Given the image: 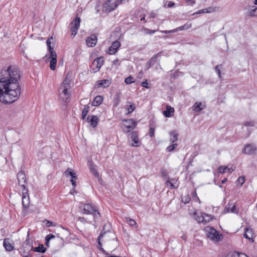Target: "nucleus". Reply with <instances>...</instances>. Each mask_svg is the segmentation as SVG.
<instances>
[{"label":"nucleus","mask_w":257,"mask_h":257,"mask_svg":"<svg viewBox=\"0 0 257 257\" xmlns=\"http://www.w3.org/2000/svg\"><path fill=\"white\" fill-rule=\"evenodd\" d=\"M126 124L123 128L124 132H129L133 130L136 126L137 122L132 119L125 120Z\"/></svg>","instance_id":"obj_11"},{"label":"nucleus","mask_w":257,"mask_h":257,"mask_svg":"<svg viewBox=\"0 0 257 257\" xmlns=\"http://www.w3.org/2000/svg\"><path fill=\"white\" fill-rule=\"evenodd\" d=\"M24 257H31V256L30 254H28V255H26L24 256Z\"/></svg>","instance_id":"obj_64"},{"label":"nucleus","mask_w":257,"mask_h":257,"mask_svg":"<svg viewBox=\"0 0 257 257\" xmlns=\"http://www.w3.org/2000/svg\"><path fill=\"white\" fill-rule=\"evenodd\" d=\"M237 181L240 183V186H241L245 182V177L244 176H240L238 178Z\"/></svg>","instance_id":"obj_43"},{"label":"nucleus","mask_w":257,"mask_h":257,"mask_svg":"<svg viewBox=\"0 0 257 257\" xmlns=\"http://www.w3.org/2000/svg\"><path fill=\"white\" fill-rule=\"evenodd\" d=\"M247 14L250 16H257V7L254 6H248Z\"/></svg>","instance_id":"obj_22"},{"label":"nucleus","mask_w":257,"mask_h":257,"mask_svg":"<svg viewBox=\"0 0 257 257\" xmlns=\"http://www.w3.org/2000/svg\"><path fill=\"white\" fill-rule=\"evenodd\" d=\"M22 194V204L24 208L23 211H24L29 208L30 204V200L28 196V189H23Z\"/></svg>","instance_id":"obj_6"},{"label":"nucleus","mask_w":257,"mask_h":257,"mask_svg":"<svg viewBox=\"0 0 257 257\" xmlns=\"http://www.w3.org/2000/svg\"><path fill=\"white\" fill-rule=\"evenodd\" d=\"M89 170L91 173L95 177H98L99 176V174L95 168V167L92 164H90L89 166Z\"/></svg>","instance_id":"obj_32"},{"label":"nucleus","mask_w":257,"mask_h":257,"mask_svg":"<svg viewBox=\"0 0 257 257\" xmlns=\"http://www.w3.org/2000/svg\"><path fill=\"white\" fill-rule=\"evenodd\" d=\"M68 89L64 88H62L61 87L59 89L60 97L65 102H68L70 100V93L68 92Z\"/></svg>","instance_id":"obj_7"},{"label":"nucleus","mask_w":257,"mask_h":257,"mask_svg":"<svg viewBox=\"0 0 257 257\" xmlns=\"http://www.w3.org/2000/svg\"><path fill=\"white\" fill-rule=\"evenodd\" d=\"M204 220H203V223L204 224H205L207 222H208L209 221H210L211 220H212L213 219V217H212L211 215H208L207 214H206V213H204Z\"/></svg>","instance_id":"obj_36"},{"label":"nucleus","mask_w":257,"mask_h":257,"mask_svg":"<svg viewBox=\"0 0 257 257\" xmlns=\"http://www.w3.org/2000/svg\"><path fill=\"white\" fill-rule=\"evenodd\" d=\"M149 135L151 137H153L154 136L155 128V127L151 126L149 130Z\"/></svg>","instance_id":"obj_46"},{"label":"nucleus","mask_w":257,"mask_h":257,"mask_svg":"<svg viewBox=\"0 0 257 257\" xmlns=\"http://www.w3.org/2000/svg\"><path fill=\"white\" fill-rule=\"evenodd\" d=\"M196 194H197V193H196V191H193V193H192V195H193L194 196H195L196 195Z\"/></svg>","instance_id":"obj_62"},{"label":"nucleus","mask_w":257,"mask_h":257,"mask_svg":"<svg viewBox=\"0 0 257 257\" xmlns=\"http://www.w3.org/2000/svg\"><path fill=\"white\" fill-rule=\"evenodd\" d=\"M100 250L104 253V254H108V253L106 252V251L102 247H100Z\"/></svg>","instance_id":"obj_56"},{"label":"nucleus","mask_w":257,"mask_h":257,"mask_svg":"<svg viewBox=\"0 0 257 257\" xmlns=\"http://www.w3.org/2000/svg\"><path fill=\"white\" fill-rule=\"evenodd\" d=\"M51 40H53L52 38H50L48 39L46 42V44L48 48L50 53H51V52H55L53 50V48L51 46Z\"/></svg>","instance_id":"obj_37"},{"label":"nucleus","mask_w":257,"mask_h":257,"mask_svg":"<svg viewBox=\"0 0 257 257\" xmlns=\"http://www.w3.org/2000/svg\"><path fill=\"white\" fill-rule=\"evenodd\" d=\"M17 179L19 185L23 187V189H27L26 183L27 182L26 175L23 171H19L17 174Z\"/></svg>","instance_id":"obj_8"},{"label":"nucleus","mask_w":257,"mask_h":257,"mask_svg":"<svg viewBox=\"0 0 257 257\" xmlns=\"http://www.w3.org/2000/svg\"><path fill=\"white\" fill-rule=\"evenodd\" d=\"M3 245L7 251H11L14 249V246L10 243L9 238L4 239Z\"/></svg>","instance_id":"obj_21"},{"label":"nucleus","mask_w":257,"mask_h":257,"mask_svg":"<svg viewBox=\"0 0 257 257\" xmlns=\"http://www.w3.org/2000/svg\"><path fill=\"white\" fill-rule=\"evenodd\" d=\"M245 126H253L254 122L253 121H246L244 123Z\"/></svg>","instance_id":"obj_53"},{"label":"nucleus","mask_w":257,"mask_h":257,"mask_svg":"<svg viewBox=\"0 0 257 257\" xmlns=\"http://www.w3.org/2000/svg\"><path fill=\"white\" fill-rule=\"evenodd\" d=\"M87 120L90 122V125L93 127H95L98 124V119L95 115H88Z\"/></svg>","instance_id":"obj_19"},{"label":"nucleus","mask_w":257,"mask_h":257,"mask_svg":"<svg viewBox=\"0 0 257 257\" xmlns=\"http://www.w3.org/2000/svg\"><path fill=\"white\" fill-rule=\"evenodd\" d=\"M222 68V65H218L216 66L215 68V70L216 73L217 74L219 78H221V72H220V69Z\"/></svg>","instance_id":"obj_41"},{"label":"nucleus","mask_w":257,"mask_h":257,"mask_svg":"<svg viewBox=\"0 0 257 257\" xmlns=\"http://www.w3.org/2000/svg\"><path fill=\"white\" fill-rule=\"evenodd\" d=\"M205 12V9H204L203 10L198 11L197 12L194 13L193 15H194L195 14H202V13H206V12Z\"/></svg>","instance_id":"obj_54"},{"label":"nucleus","mask_w":257,"mask_h":257,"mask_svg":"<svg viewBox=\"0 0 257 257\" xmlns=\"http://www.w3.org/2000/svg\"><path fill=\"white\" fill-rule=\"evenodd\" d=\"M186 3H187L188 5L193 6L195 4V1L193 0H185Z\"/></svg>","instance_id":"obj_50"},{"label":"nucleus","mask_w":257,"mask_h":257,"mask_svg":"<svg viewBox=\"0 0 257 257\" xmlns=\"http://www.w3.org/2000/svg\"><path fill=\"white\" fill-rule=\"evenodd\" d=\"M117 7L116 0H108L103 6V10L106 12H110Z\"/></svg>","instance_id":"obj_4"},{"label":"nucleus","mask_w":257,"mask_h":257,"mask_svg":"<svg viewBox=\"0 0 257 257\" xmlns=\"http://www.w3.org/2000/svg\"><path fill=\"white\" fill-rule=\"evenodd\" d=\"M80 209L83 214L93 215L94 219H97L100 217V214L97 207L92 204H81Z\"/></svg>","instance_id":"obj_2"},{"label":"nucleus","mask_w":257,"mask_h":257,"mask_svg":"<svg viewBox=\"0 0 257 257\" xmlns=\"http://www.w3.org/2000/svg\"><path fill=\"white\" fill-rule=\"evenodd\" d=\"M226 181H227V179L226 178H224V179H223L222 180L221 182H222V184H224Z\"/></svg>","instance_id":"obj_59"},{"label":"nucleus","mask_w":257,"mask_h":257,"mask_svg":"<svg viewBox=\"0 0 257 257\" xmlns=\"http://www.w3.org/2000/svg\"><path fill=\"white\" fill-rule=\"evenodd\" d=\"M207 237L211 240L217 242L220 240L221 234L213 228H210L206 234Z\"/></svg>","instance_id":"obj_3"},{"label":"nucleus","mask_w":257,"mask_h":257,"mask_svg":"<svg viewBox=\"0 0 257 257\" xmlns=\"http://www.w3.org/2000/svg\"><path fill=\"white\" fill-rule=\"evenodd\" d=\"M55 235L53 234H49L45 237V240H50L51 239L55 238Z\"/></svg>","instance_id":"obj_49"},{"label":"nucleus","mask_w":257,"mask_h":257,"mask_svg":"<svg viewBox=\"0 0 257 257\" xmlns=\"http://www.w3.org/2000/svg\"><path fill=\"white\" fill-rule=\"evenodd\" d=\"M86 42L88 46L94 47L97 43V37L95 35H92L87 38Z\"/></svg>","instance_id":"obj_17"},{"label":"nucleus","mask_w":257,"mask_h":257,"mask_svg":"<svg viewBox=\"0 0 257 257\" xmlns=\"http://www.w3.org/2000/svg\"><path fill=\"white\" fill-rule=\"evenodd\" d=\"M144 31H145V33L146 34H150V35H151V34H153L155 33L157 31L150 30V29H147V28H145L144 29Z\"/></svg>","instance_id":"obj_45"},{"label":"nucleus","mask_w":257,"mask_h":257,"mask_svg":"<svg viewBox=\"0 0 257 257\" xmlns=\"http://www.w3.org/2000/svg\"><path fill=\"white\" fill-rule=\"evenodd\" d=\"M190 200V198L188 195L182 197V201L185 204L188 203Z\"/></svg>","instance_id":"obj_44"},{"label":"nucleus","mask_w":257,"mask_h":257,"mask_svg":"<svg viewBox=\"0 0 257 257\" xmlns=\"http://www.w3.org/2000/svg\"><path fill=\"white\" fill-rule=\"evenodd\" d=\"M125 107L127 110V114H131L136 109L135 104L131 102H127Z\"/></svg>","instance_id":"obj_28"},{"label":"nucleus","mask_w":257,"mask_h":257,"mask_svg":"<svg viewBox=\"0 0 257 257\" xmlns=\"http://www.w3.org/2000/svg\"><path fill=\"white\" fill-rule=\"evenodd\" d=\"M226 257H248L246 254L244 253H239L238 252H234L233 253L228 254Z\"/></svg>","instance_id":"obj_31"},{"label":"nucleus","mask_w":257,"mask_h":257,"mask_svg":"<svg viewBox=\"0 0 257 257\" xmlns=\"http://www.w3.org/2000/svg\"><path fill=\"white\" fill-rule=\"evenodd\" d=\"M142 86L143 87L149 88V86H148L147 80H145V81L142 82Z\"/></svg>","instance_id":"obj_51"},{"label":"nucleus","mask_w":257,"mask_h":257,"mask_svg":"<svg viewBox=\"0 0 257 257\" xmlns=\"http://www.w3.org/2000/svg\"><path fill=\"white\" fill-rule=\"evenodd\" d=\"M126 220L127 222L131 225V226H134L136 224V221L132 218H126Z\"/></svg>","instance_id":"obj_42"},{"label":"nucleus","mask_w":257,"mask_h":257,"mask_svg":"<svg viewBox=\"0 0 257 257\" xmlns=\"http://www.w3.org/2000/svg\"><path fill=\"white\" fill-rule=\"evenodd\" d=\"M103 100V97L100 95L96 96L92 102V105L94 106H97L100 105Z\"/></svg>","instance_id":"obj_23"},{"label":"nucleus","mask_w":257,"mask_h":257,"mask_svg":"<svg viewBox=\"0 0 257 257\" xmlns=\"http://www.w3.org/2000/svg\"><path fill=\"white\" fill-rule=\"evenodd\" d=\"M182 238L184 240H186V236H182Z\"/></svg>","instance_id":"obj_63"},{"label":"nucleus","mask_w":257,"mask_h":257,"mask_svg":"<svg viewBox=\"0 0 257 257\" xmlns=\"http://www.w3.org/2000/svg\"><path fill=\"white\" fill-rule=\"evenodd\" d=\"M120 46V43L117 40L113 42L111 46L108 49L107 53L110 55L114 54L117 51V49Z\"/></svg>","instance_id":"obj_13"},{"label":"nucleus","mask_w":257,"mask_h":257,"mask_svg":"<svg viewBox=\"0 0 257 257\" xmlns=\"http://www.w3.org/2000/svg\"><path fill=\"white\" fill-rule=\"evenodd\" d=\"M166 183L168 184V185L170 184L171 188H175V186H174L173 183L172 182H171L170 179H168Z\"/></svg>","instance_id":"obj_52"},{"label":"nucleus","mask_w":257,"mask_h":257,"mask_svg":"<svg viewBox=\"0 0 257 257\" xmlns=\"http://www.w3.org/2000/svg\"><path fill=\"white\" fill-rule=\"evenodd\" d=\"M47 224V226L49 227L51 225V224H52V222L51 221H48Z\"/></svg>","instance_id":"obj_57"},{"label":"nucleus","mask_w":257,"mask_h":257,"mask_svg":"<svg viewBox=\"0 0 257 257\" xmlns=\"http://www.w3.org/2000/svg\"><path fill=\"white\" fill-rule=\"evenodd\" d=\"M178 146V144H173L172 145H170L169 146H168L167 149H166V151L167 152H172V151H173Z\"/></svg>","instance_id":"obj_39"},{"label":"nucleus","mask_w":257,"mask_h":257,"mask_svg":"<svg viewBox=\"0 0 257 257\" xmlns=\"http://www.w3.org/2000/svg\"><path fill=\"white\" fill-rule=\"evenodd\" d=\"M89 107L87 105H85L82 111V119H84L89 111Z\"/></svg>","instance_id":"obj_33"},{"label":"nucleus","mask_w":257,"mask_h":257,"mask_svg":"<svg viewBox=\"0 0 257 257\" xmlns=\"http://www.w3.org/2000/svg\"><path fill=\"white\" fill-rule=\"evenodd\" d=\"M98 84V87H103L104 88H106L109 86L110 84V82L109 80L107 79H103L101 80H99L97 81Z\"/></svg>","instance_id":"obj_25"},{"label":"nucleus","mask_w":257,"mask_h":257,"mask_svg":"<svg viewBox=\"0 0 257 257\" xmlns=\"http://www.w3.org/2000/svg\"><path fill=\"white\" fill-rule=\"evenodd\" d=\"M257 151V148L254 144H246L242 150L243 154L252 155L254 154Z\"/></svg>","instance_id":"obj_10"},{"label":"nucleus","mask_w":257,"mask_h":257,"mask_svg":"<svg viewBox=\"0 0 257 257\" xmlns=\"http://www.w3.org/2000/svg\"><path fill=\"white\" fill-rule=\"evenodd\" d=\"M65 175L68 177V176H70L71 177V179L70 180V181L72 183V186L73 187H75L76 186V181L75 180L76 179L77 176L74 172V170H73L71 168H68L65 172Z\"/></svg>","instance_id":"obj_12"},{"label":"nucleus","mask_w":257,"mask_h":257,"mask_svg":"<svg viewBox=\"0 0 257 257\" xmlns=\"http://www.w3.org/2000/svg\"><path fill=\"white\" fill-rule=\"evenodd\" d=\"M32 249L34 251L41 253H44L46 250V248L41 244H40L38 246L33 248Z\"/></svg>","instance_id":"obj_30"},{"label":"nucleus","mask_w":257,"mask_h":257,"mask_svg":"<svg viewBox=\"0 0 257 257\" xmlns=\"http://www.w3.org/2000/svg\"><path fill=\"white\" fill-rule=\"evenodd\" d=\"M106 232H104L103 233H101L98 236V237H97V240H98V243L99 244V245H100V246L102 245V244L100 242V239L101 238H102L103 235H104V234H105Z\"/></svg>","instance_id":"obj_48"},{"label":"nucleus","mask_w":257,"mask_h":257,"mask_svg":"<svg viewBox=\"0 0 257 257\" xmlns=\"http://www.w3.org/2000/svg\"><path fill=\"white\" fill-rule=\"evenodd\" d=\"M104 58L102 57L96 58L93 62V65H96V68L94 69V72H97L103 64Z\"/></svg>","instance_id":"obj_15"},{"label":"nucleus","mask_w":257,"mask_h":257,"mask_svg":"<svg viewBox=\"0 0 257 257\" xmlns=\"http://www.w3.org/2000/svg\"><path fill=\"white\" fill-rule=\"evenodd\" d=\"M252 230L251 228H247L246 227L245 228V232L243 234V236L245 238L249 239L251 240L252 241H253L252 239Z\"/></svg>","instance_id":"obj_24"},{"label":"nucleus","mask_w":257,"mask_h":257,"mask_svg":"<svg viewBox=\"0 0 257 257\" xmlns=\"http://www.w3.org/2000/svg\"><path fill=\"white\" fill-rule=\"evenodd\" d=\"M205 108V106L201 102H196L192 106V110L195 112H199Z\"/></svg>","instance_id":"obj_20"},{"label":"nucleus","mask_w":257,"mask_h":257,"mask_svg":"<svg viewBox=\"0 0 257 257\" xmlns=\"http://www.w3.org/2000/svg\"><path fill=\"white\" fill-rule=\"evenodd\" d=\"M131 138L132 139V146L134 147H138L140 146V141L138 138V135L136 132H133L131 134Z\"/></svg>","instance_id":"obj_18"},{"label":"nucleus","mask_w":257,"mask_h":257,"mask_svg":"<svg viewBox=\"0 0 257 257\" xmlns=\"http://www.w3.org/2000/svg\"><path fill=\"white\" fill-rule=\"evenodd\" d=\"M224 212L225 213L231 212L237 214L238 213V210L236 209V206L234 204L229 203L226 205Z\"/></svg>","instance_id":"obj_16"},{"label":"nucleus","mask_w":257,"mask_h":257,"mask_svg":"<svg viewBox=\"0 0 257 257\" xmlns=\"http://www.w3.org/2000/svg\"><path fill=\"white\" fill-rule=\"evenodd\" d=\"M218 172L223 174L230 171V169L228 168L227 167L220 166L218 168Z\"/></svg>","instance_id":"obj_34"},{"label":"nucleus","mask_w":257,"mask_h":257,"mask_svg":"<svg viewBox=\"0 0 257 257\" xmlns=\"http://www.w3.org/2000/svg\"><path fill=\"white\" fill-rule=\"evenodd\" d=\"M80 19L77 16L74 20L70 23V25H71V35H73V37H74L77 33L78 29L80 26Z\"/></svg>","instance_id":"obj_5"},{"label":"nucleus","mask_w":257,"mask_h":257,"mask_svg":"<svg viewBox=\"0 0 257 257\" xmlns=\"http://www.w3.org/2000/svg\"><path fill=\"white\" fill-rule=\"evenodd\" d=\"M84 220V218L83 217H79V220L81 222H83Z\"/></svg>","instance_id":"obj_61"},{"label":"nucleus","mask_w":257,"mask_h":257,"mask_svg":"<svg viewBox=\"0 0 257 257\" xmlns=\"http://www.w3.org/2000/svg\"><path fill=\"white\" fill-rule=\"evenodd\" d=\"M157 60V56H154L152 57L149 61L148 62V64L149 65V66H153L156 63Z\"/></svg>","instance_id":"obj_40"},{"label":"nucleus","mask_w":257,"mask_h":257,"mask_svg":"<svg viewBox=\"0 0 257 257\" xmlns=\"http://www.w3.org/2000/svg\"><path fill=\"white\" fill-rule=\"evenodd\" d=\"M49 241L50 240H45L46 245L48 247L49 246Z\"/></svg>","instance_id":"obj_58"},{"label":"nucleus","mask_w":257,"mask_h":257,"mask_svg":"<svg viewBox=\"0 0 257 257\" xmlns=\"http://www.w3.org/2000/svg\"><path fill=\"white\" fill-rule=\"evenodd\" d=\"M70 83L71 80L68 78V76H67L60 87H62V88H64L69 89L70 88Z\"/></svg>","instance_id":"obj_27"},{"label":"nucleus","mask_w":257,"mask_h":257,"mask_svg":"<svg viewBox=\"0 0 257 257\" xmlns=\"http://www.w3.org/2000/svg\"><path fill=\"white\" fill-rule=\"evenodd\" d=\"M124 82L126 84H130L135 82L134 78L132 76L126 77L124 80Z\"/></svg>","instance_id":"obj_38"},{"label":"nucleus","mask_w":257,"mask_h":257,"mask_svg":"<svg viewBox=\"0 0 257 257\" xmlns=\"http://www.w3.org/2000/svg\"><path fill=\"white\" fill-rule=\"evenodd\" d=\"M21 74L15 66H10L0 72V101L12 103L19 99L21 88L19 82Z\"/></svg>","instance_id":"obj_1"},{"label":"nucleus","mask_w":257,"mask_h":257,"mask_svg":"<svg viewBox=\"0 0 257 257\" xmlns=\"http://www.w3.org/2000/svg\"><path fill=\"white\" fill-rule=\"evenodd\" d=\"M174 112V108L171 107L170 106H167L166 110H164L163 113L165 116L169 117L173 115Z\"/></svg>","instance_id":"obj_26"},{"label":"nucleus","mask_w":257,"mask_h":257,"mask_svg":"<svg viewBox=\"0 0 257 257\" xmlns=\"http://www.w3.org/2000/svg\"><path fill=\"white\" fill-rule=\"evenodd\" d=\"M118 62V59H116V60H114L113 61V63L114 64H116Z\"/></svg>","instance_id":"obj_60"},{"label":"nucleus","mask_w":257,"mask_h":257,"mask_svg":"<svg viewBox=\"0 0 257 257\" xmlns=\"http://www.w3.org/2000/svg\"><path fill=\"white\" fill-rule=\"evenodd\" d=\"M219 8L217 7H209L205 9L206 13H213L218 11Z\"/></svg>","instance_id":"obj_35"},{"label":"nucleus","mask_w":257,"mask_h":257,"mask_svg":"<svg viewBox=\"0 0 257 257\" xmlns=\"http://www.w3.org/2000/svg\"><path fill=\"white\" fill-rule=\"evenodd\" d=\"M204 213L202 214V215L201 216H197L196 217V220L199 222H202V223H203V220L204 219Z\"/></svg>","instance_id":"obj_47"},{"label":"nucleus","mask_w":257,"mask_h":257,"mask_svg":"<svg viewBox=\"0 0 257 257\" xmlns=\"http://www.w3.org/2000/svg\"><path fill=\"white\" fill-rule=\"evenodd\" d=\"M175 5V4L174 2H169L167 6L168 8H172L174 7Z\"/></svg>","instance_id":"obj_55"},{"label":"nucleus","mask_w":257,"mask_h":257,"mask_svg":"<svg viewBox=\"0 0 257 257\" xmlns=\"http://www.w3.org/2000/svg\"><path fill=\"white\" fill-rule=\"evenodd\" d=\"M50 58V68L51 70H54L56 69L57 64V54L55 52H51Z\"/></svg>","instance_id":"obj_14"},{"label":"nucleus","mask_w":257,"mask_h":257,"mask_svg":"<svg viewBox=\"0 0 257 257\" xmlns=\"http://www.w3.org/2000/svg\"><path fill=\"white\" fill-rule=\"evenodd\" d=\"M170 142L173 143L175 144L174 143L177 141L178 140V134L176 133V131H172L170 132Z\"/></svg>","instance_id":"obj_29"},{"label":"nucleus","mask_w":257,"mask_h":257,"mask_svg":"<svg viewBox=\"0 0 257 257\" xmlns=\"http://www.w3.org/2000/svg\"><path fill=\"white\" fill-rule=\"evenodd\" d=\"M192 27V24L190 23H187L183 26H180L179 27H178L176 29H173L172 30L169 31H160V32L163 34H168V33H175L179 31H182L184 30H188L190 28H191Z\"/></svg>","instance_id":"obj_9"}]
</instances>
